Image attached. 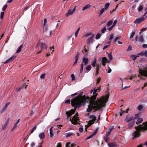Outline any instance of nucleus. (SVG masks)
Instances as JSON below:
<instances>
[{
  "label": "nucleus",
  "mask_w": 147,
  "mask_h": 147,
  "mask_svg": "<svg viewBox=\"0 0 147 147\" xmlns=\"http://www.w3.org/2000/svg\"><path fill=\"white\" fill-rule=\"evenodd\" d=\"M20 119H19L17 120V121L16 123L13 126L12 128L11 129V131H12L15 128H16L17 126V125L18 124V123L20 122Z\"/></svg>",
  "instance_id": "17"
},
{
  "label": "nucleus",
  "mask_w": 147,
  "mask_h": 147,
  "mask_svg": "<svg viewBox=\"0 0 147 147\" xmlns=\"http://www.w3.org/2000/svg\"><path fill=\"white\" fill-rule=\"evenodd\" d=\"M117 22V20H115L113 23V25H112L114 27L116 25V24Z\"/></svg>",
  "instance_id": "61"
},
{
  "label": "nucleus",
  "mask_w": 147,
  "mask_h": 147,
  "mask_svg": "<svg viewBox=\"0 0 147 147\" xmlns=\"http://www.w3.org/2000/svg\"><path fill=\"white\" fill-rule=\"evenodd\" d=\"M4 12H1V13L0 18L1 19H2L4 15Z\"/></svg>",
  "instance_id": "49"
},
{
  "label": "nucleus",
  "mask_w": 147,
  "mask_h": 147,
  "mask_svg": "<svg viewBox=\"0 0 147 147\" xmlns=\"http://www.w3.org/2000/svg\"><path fill=\"white\" fill-rule=\"evenodd\" d=\"M100 69V65L99 64H97L96 67V71H99Z\"/></svg>",
  "instance_id": "59"
},
{
  "label": "nucleus",
  "mask_w": 147,
  "mask_h": 147,
  "mask_svg": "<svg viewBox=\"0 0 147 147\" xmlns=\"http://www.w3.org/2000/svg\"><path fill=\"white\" fill-rule=\"evenodd\" d=\"M94 120V119H92L91 120L89 121L88 122V126H90L95 122Z\"/></svg>",
  "instance_id": "25"
},
{
  "label": "nucleus",
  "mask_w": 147,
  "mask_h": 147,
  "mask_svg": "<svg viewBox=\"0 0 147 147\" xmlns=\"http://www.w3.org/2000/svg\"><path fill=\"white\" fill-rule=\"evenodd\" d=\"M139 55H141L142 56H144L146 57H147V51H142L140 53L138 54Z\"/></svg>",
  "instance_id": "15"
},
{
  "label": "nucleus",
  "mask_w": 147,
  "mask_h": 147,
  "mask_svg": "<svg viewBox=\"0 0 147 147\" xmlns=\"http://www.w3.org/2000/svg\"><path fill=\"white\" fill-rule=\"evenodd\" d=\"M97 89L94 90L93 94V95L89 97V105L86 111L88 112H91L93 110L95 111L100 110L105 107L108 100L109 96H103L99 99L96 100V96L98 95L96 93Z\"/></svg>",
  "instance_id": "1"
},
{
  "label": "nucleus",
  "mask_w": 147,
  "mask_h": 147,
  "mask_svg": "<svg viewBox=\"0 0 147 147\" xmlns=\"http://www.w3.org/2000/svg\"><path fill=\"white\" fill-rule=\"evenodd\" d=\"M65 146L66 147H74V144H70V142H67L65 145Z\"/></svg>",
  "instance_id": "24"
},
{
  "label": "nucleus",
  "mask_w": 147,
  "mask_h": 147,
  "mask_svg": "<svg viewBox=\"0 0 147 147\" xmlns=\"http://www.w3.org/2000/svg\"><path fill=\"white\" fill-rule=\"evenodd\" d=\"M98 128H96L95 131L92 134H91L86 139V140H88L90 138H92L96 134L97 132L98 131Z\"/></svg>",
  "instance_id": "9"
},
{
  "label": "nucleus",
  "mask_w": 147,
  "mask_h": 147,
  "mask_svg": "<svg viewBox=\"0 0 147 147\" xmlns=\"http://www.w3.org/2000/svg\"><path fill=\"white\" fill-rule=\"evenodd\" d=\"M85 68L86 71H89L91 69L92 66L90 65H88Z\"/></svg>",
  "instance_id": "29"
},
{
  "label": "nucleus",
  "mask_w": 147,
  "mask_h": 147,
  "mask_svg": "<svg viewBox=\"0 0 147 147\" xmlns=\"http://www.w3.org/2000/svg\"><path fill=\"white\" fill-rule=\"evenodd\" d=\"M71 104V106H72L74 107V109H72L70 110L69 111H67L66 112V114L67 115V119H68L69 117H70V116H71L74 113L76 108H77L79 109L81 107L80 105H73L72 104Z\"/></svg>",
  "instance_id": "4"
},
{
  "label": "nucleus",
  "mask_w": 147,
  "mask_h": 147,
  "mask_svg": "<svg viewBox=\"0 0 147 147\" xmlns=\"http://www.w3.org/2000/svg\"><path fill=\"white\" fill-rule=\"evenodd\" d=\"M109 5V3H106L105 4V8H104L105 9V10H107V9Z\"/></svg>",
  "instance_id": "32"
},
{
  "label": "nucleus",
  "mask_w": 147,
  "mask_h": 147,
  "mask_svg": "<svg viewBox=\"0 0 147 147\" xmlns=\"http://www.w3.org/2000/svg\"><path fill=\"white\" fill-rule=\"evenodd\" d=\"M108 145L110 147H115L116 146V145L113 143H109L108 144Z\"/></svg>",
  "instance_id": "31"
},
{
  "label": "nucleus",
  "mask_w": 147,
  "mask_h": 147,
  "mask_svg": "<svg viewBox=\"0 0 147 147\" xmlns=\"http://www.w3.org/2000/svg\"><path fill=\"white\" fill-rule=\"evenodd\" d=\"M121 38V36L116 37L114 40V42H117V40L120 39Z\"/></svg>",
  "instance_id": "45"
},
{
  "label": "nucleus",
  "mask_w": 147,
  "mask_h": 147,
  "mask_svg": "<svg viewBox=\"0 0 147 147\" xmlns=\"http://www.w3.org/2000/svg\"><path fill=\"white\" fill-rule=\"evenodd\" d=\"M96 59L95 58L94 61L92 63L91 65L93 67H95L96 66Z\"/></svg>",
  "instance_id": "34"
},
{
  "label": "nucleus",
  "mask_w": 147,
  "mask_h": 147,
  "mask_svg": "<svg viewBox=\"0 0 147 147\" xmlns=\"http://www.w3.org/2000/svg\"><path fill=\"white\" fill-rule=\"evenodd\" d=\"M107 29L105 27H104L101 30V32L102 33H104L106 31Z\"/></svg>",
  "instance_id": "58"
},
{
  "label": "nucleus",
  "mask_w": 147,
  "mask_h": 147,
  "mask_svg": "<svg viewBox=\"0 0 147 147\" xmlns=\"http://www.w3.org/2000/svg\"><path fill=\"white\" fill-rule=\"evenodd\" d=\"M27 86V85H26L24 86V85H23L22 86H21L19 88H17L16 89V91L17 92L20 91L21 90L23 89L24 88V87L25 88H26Z\"/></svg>",
  "instance_id": "19"
},
{
  "label": "nucleus",
  "mask_w": 147,
  "mask_h": 147,
  "mask_svg": "<svg viewBox=\"0 0 147 147\" xmlns=\"http://www.w3.org/2000/svg\"><path fill=\"white\" fill-rule=\"evenodd\" d=\"M9 105V103H7L5 105L3 109L5 110L6 109V108H7V106Z\"/></svg>",
  "instance_id": "60"
},
{
  "label": "nucleus",
  "mask_w": 147,
  "mask_h": 147,
  "mask_svg": "<svg viewBox=\"0 0 147 147\" xmlns=\"http://www.w3.org/2000/svg\"><path fill=\"white\" fill-rule=\"evenodd\" d=\"M121 113H120V115L122 116L123 114L125 113V111H123V110L121 109Z\"/></svg>",
  "instance_id": "51"
},
{
  "label": "nucleus",
  "mask_w": 147,
  "mask_h": 147,
  "mask_svg": "<svg viewBox=\"0 0 147 147\" xmlns=\"http://www.w3.org/2000/svg\"><path fill=\"white\" fill-rule=\"evenodd\" d=\"M84 64L83 63L81 64V69L80 70V73H82L83 71V69Z\"/></svg>",
  "instance_id": "38"
},
{
  "label": "nucleus",
  "mask_w": 147,
  "mask_h": 147,
  "mask_svg": "<svg viewBox=\"0 0 147 147\" xmlns=\"http://www.w3.org/2000/svg\"><path fill=\"white\" fill-rule=\"evenodd\" d=\"M89 62V60L87 58H86L84 57L82 58V63H84V65H86L88 64Z\"/></svg>",
  "instance_id": "13"
},
{
  "label": "nucleus",
  "mask_w": 147,
  "mask_h": 147,
  "mask_svg": "<svg viewBox=\"0 0 147 147\" xmlns=\"http://www.w3.org/2000/svg\"><path fill=\"white\" fill-rule=\"evenodd\" d=\"M71 76L72 80L74 81L75 80L74 75V74H72Z\"/></svg>",
  "instance_id": "54"
},
{
  "label": "nucleus",
  "mask_w": 147,
  "mask_h": 147,
  "mask_svg": "<svg viewBox=\"0 0 147 147\" xmlns=\"http://www.w3.org/2000/svg\"><path fill=\"white\" fill-rule=\"evenodd\" d=\"M144 41V40L143 36L142 35H140L139 37L138 41L141 42H143Z\"/></svg>",
  "instance_id": "18"
},
{
  "label": "nucleus",
  "mask_w": 147,
  "mask_h": 147,
  "mask_svg": "<svg viewBox=\"0 0 147 147\" xmlns=\"http://www.w3.org/2000/svg\"><path fill=\"white\" fill-rule=\"evenodd\" d=\"M30 146L31 147H34L35 146V143L33 142H32L30 144Z\"/></svg>",
  "instance_id": "64"
},
{
  "label": "nucleus",
  "mask_w": 147,
  "mask_h": 147,
  "mask_svg": "<svg viewBox=\"0 0 147 147\" xmlns=\"http://www.w3.org/2000/svg\"><path fill=\"white\" fill-rule=\"evenodd\" d=\"M40 47L41 48V49H47V46L45 43L44 42H42L41 43Z\"/></svg>",
  "instance_id": "14"
},
{
  "label": "nucleus",
  "mask_w": 147,
  "mask_h": 147,
  "mask_svg": "<svg viewBox=\"0 0 147 147\" xmlns=\"http://www.w3.org/2000/svg\"><path fill=\"white\" fill-rule=\"evenodd\" d=\"M135 32H132L131 33V34L130 36V38H133L134 36L135 35Z\"/></svg>",
  "instance_id": "47"
},
{
  "label": "nucleus",
  "mask_w": 147,
  "mask_h": 147,
  "mask_svg": "<svg viewBox=\"0 0 147 147\" xmlns=\"http://www.w3.org/2000/svg\"><path fill=\"white\" fill-rule=\"evenodd\" d=\"M100 61L101 62L110 63V61L105 57H102L100 59Z\"/></svg>",
  "instance_id": "12"
},
{
  "label": "nucleus",
  "mask_w": 147,
  "mask_h": 147,
  "mask_svg": "<svg viewBox=\"0 0 147 147\" xmlns=\"http://www.w3.org/2000/svg\"><path fill=\"white\" fill-rule=\"evenodd\" d=\"M45 75L46 74H42L40 77V78L42 79H44L45 78Z\"/></svg>",
  "instance_id": "53"
},
{
  "label": "nucleus",
  "mask_w": 147,
  "mask_h": 147,
  "mask_svg": "<svg viewBox=\"0 0 147 147\" xmlns=\"http://www.w3.org/2000/svg\"><path fill=\"white\" fill-rule=\"evenodd\" d=\"M134 121H131L128 124V128L129 129L131 128L134 124Z\"/></svg>",
  "instance_id": "27"
},
{
  "label": "nucleus",
  "mask_w": 147,
  "mask_h": 147,
  "mask_svg": "<svg viewBox=\"0 0 147 147\" xmlns=\"http://www.w3.org/2000/svg\"><path fill=\"white\" fill-rule=\"evenodd\" d=\"M108 58L110 60V61H111L113 59V57L111 53H109L108 54Z\"/></svg>",
  "instance_id": "30"
},
{
  "label": "nucleus",
  "mask_w": 147,
  "mask_h": 147,
  "mask_svg": "<svg viewBox=\"0 0 147 147\" xmlns=\"http://www.w3.org/2000/svg\"><path fill=\"white\" fill-rule=\"evenodd\" d=\"M23 47V45H21L18 48V50L16 51L17 53H20L21 51L22 48Z\"/></svg>",
  "instance_id": "28"
},
{
  "label": "nucleus",
  "mask_w": 147,
  "mask_h": 147,
  "mask_svg": "<svg viewBox=\"0 0 147 147\" xmlns=\"http://www.w3.org/2000/svg\"><path fill=\"white\" fill-rule=\"evenodd\" d=\"M139 117V115L138 114H136L135 115L134 118H133V120L135 119H138Z\"/></svg>",
  "instance_id": "55"
},
{
  "label": "nucleus",
  "mask_w": 147,
  "mask_h": 147,
  "mask_svg": "<svg viewBox=\"0 0 147 147\" xmlns=\"http://www.w3.org/2000/svg\"><path fill=\"white\" fill-rule=\"evenodd\" d=\"M45 134L44 132H42L39 134V137L41 139H43L45 137Z\"/></svg>",
  "instance_id": "20"
},
{
  "label": "nucleus",
  "mask_w": 147,
  "mask_h": 147,
  "mask_svg": "<svg viewBox=\"0 0 147 147\" xmlns=\"http://www.w3.org/2000/svg\"><path fill=\"white\" fill-rule=\"evenodd\" d=\"M83 92H80L78 95L71 100V104L80 105L81 107L82 105H84L86 102H89V97H86L85 96L82 97Z\"/></svg>",
  "instance_id": "2"
},
{
  "label": "nucleus",
  "mask_w": 147,
  "mask_h": 147,
  "mask_svg": "<svg viewBox=\"0 0 147 147\" xmlns=\"http://www.w3.org/2000/svg\"><path fill=\"white\" fill-rule=\"evenodd\" d=\"M143 121V119L142 118H139L138 119L136 122V123L138 125L141 123Z\"/></svg>",
  "instance_id": "22"
},
{
  "label": "nucleus",
  "mask_w": 147,
  "mask_h": 147,
  "mask_svg": "<svg viewBox=\"0 0 147 147\" xmlns=\"http://www.w3.org/2000/svg\"><path fill=\"white\" fill-rule=\"evenodd\" d=\"M53 127H51L50 129V137L51 138H53L54 136L53 133V130L52 129Z\"/></svg>",
  "instance_id": "21"
},
{
  "label": "nucleus",
  "mask_w": 147,
  "mask_h": 147,
  "mask_svg": "<svg viewBox=\"0 0 147 147\" xmlns=\"http://www.w3.org/2000/svg\"><path fill=\"white\" fill-rule=\"evenodd\" d=\"M91 5L90 4L86 5L85 6L83 7L82 9V10L84 11L86 9L88 8L91 7Z\"/></svg>",
  "instance_id": "23"
},
{
  "label": "nucleus",
  "mask_w": 147,
  "mask_h": 147,
  "mask_svg": "<svg viewBox=\"0 0 147 147\" xmlns=\"http://www.w3.org/2000/svg\"><path fill=\"white\" fill-rule=\"evenodd\" d=\"M101 78H98L97 81V84H98L99 83L100 81Z\"/></svg>",
  "instance_id": "63"
},
{
  "label": "nucleus",
  "mask_w": 147,
  "mask_h": 147,
  "mask_svg": "<svg viewBox=\"0 0 147 147\" xmlns=\"http://www.w3.org/2000/svg\"><path fill=\"white\" fill-rule=\"evenodd\" d=\"M80 28H78V29L76 31V32L75 33V36L76 37L77 36L78 33L79 32L80 30Z\"/></svg>",
  "instance_id": "46"
},
{
  "label": "nucleus",
  "mask_w": 147,
  "mask_h": 147,
  "mask_svg": "<svg viewBox=\"0 0 147 147\" xmlns=\"http://www.w3.org/2000/svg\"><path fill=\"white\" fill-rule=\"evenodd\" d=\"M70 102L71 100L70 99H67L65 101V103L66 104H70Z\"/></svg>",
  "instance_id": "56"
},
{
  "label": "nucleus",
  "mask_w": 147,
  "mask_h": 147,
  "mask_svg": "<svg viewBox=\"0 0 147 147\" xmlns=\"http://www.w3.org/2000/svg\"><path fill=\"white\" fill-rule=\"evenodd\" d=\"M94 35V34H93L92 36L89 38L87 40V42L88 44H90L92 42V40Z\"/></svg>",
  "instance_id": "16"
},
{
  "label": "nucleus",
  "mask_w": 147,
  "mask_h": 147,
  "mask_svg": "<svg viewBox=\"0 0 147 147\" xmlns=\"http://www.w3.org/2000/svg\"><path fill=\"white\" fill-rule=\"evenodd\" d=\"M145 19L144 17L138 18L136 19L134 22V23L135 24H139L143 21Z\"/></svg>",
  "instance_id": "10"
},
{
  "label": "nucleus",
  "mask_w": 147,
  "mask_h": 147,
  "mask_svg": "<svg viewBox=\"0 0 147 147\" xmlns=\"http://www.w3.org/2000/svg\"><path fill=\"white\" fill-rule=\"evenodd\" d=\"M108 138L107 137H104V140H105V141L106 142H108Z\"/></svg>",
  "instance_id": "62"
},
{
  "label": "nucleus",
  "mask_w": 147,
  "mask_h": 147,
  "mask_svg": "<svg viewBox=\"0 0 147 147\" xmlns=\"http://www.w3.org/2000/svg\"><path fill=\"white\" fill-rule=\"evenodd\" d=\"M143 108V106L140 105H139L138 107V109L139 111L141 110Z\"/></svg>",
  "instance_id": "42"
},
{
  "label": "nucleus",
  "mask_w": 147,
  "mask_h": 147,
  "mask_svg": "<svg viewBox=\"0 0 147 147\" xmlns=\"http://www.w3.org/2000/svg\"><path fill=\"white\" fill-rule=\"evenodd\" d=\"M105 10L104 8H102L100 11V14L99 15V17H100L102 14V13L104 12Z\"/></svg>",
  "instance_id": "35"
},
{
  "label": "nucleus",
  "mask_w": 147,
  "mask_h": 147,
  "mask_svg": "<svg viewBox=\"0 0 147 147\" xmlns=\"http://www.w3.org/2000/svg\"><path fill=\"white\" fill-rule=\"evenodd\" d=\"M36 125H35L32 128V129L31 130L30 132V134H31L36 129Z\"/></svg>",
  "instance_id": "36"
},
{
  "label": "nucleus",
  "mask_w": 147,
  "mask_h": 147,
  "mask_svg": "<svg viewBox=\"0 0 147 147\" xmlns=\"http://www.w3.org/2000/svg\"><path fill=\"white\" fill-rule=\"evenodd\" d=\"M89 117L90 119L93 118L92 119L94 120V121H95V120H96V117L94 115H90Z\"/></svg>",
  "instance_id": "37"
},
{
  "label": "nucleus",
  "mask_w": 147,
  "mask_h": 147,
  "mask_svg": "<svg viewBox=\"0 0 147 147\" xmlns=\"http://www.w3.org/2000/svg\"><path fill=\"white\" fill-rule=\"evenodd\" d=\"M114 36V34H111L110 35L109 38V39L110 40H111L113 37Z\"/></svg>",
  "instance_id": "57"
},
{
  "label": "nucleus",
  "mask_w": 147,
  "mask_h": 147,
  "mask_svg": "<svg viewBox=\"0 0 147 147\" xmlns=\"http://www.w3.org/2000/svg\"><path fill=\"white\" fill-rule=\"evenodd\" d=\"M138 57V56H137V55H131V57L132 58V59L133 60H135L136 59L137 57Z\"/></svg>",
  "instance_id": "41"
},
{
  "label": "nucleus",
  "mask_w": 147,
  "mask_h": 147,
  "mask_svg": "<svg viewBox=\"0 0 147 147\" xmlns=\"http://www.w3.org/2000/svg\"><path fill=\"white\" fill-rule=\"evenodd\" d=\"M65 136L67 137H69L72 135H73V134L71 132H69L68 133H66L65 134Z\"/></svg>",
  "instance_id": "33"
},
{
  "label": "nucleus",
  "mask_w": 147,
  "mask_h": 147,
  "mask_svg": "<svg viewBox=\"0 0 147 147\" xmlns=\"http://www.w3.org/2000/svg\"><path fill=\"white\" fill-rule=\"evenodd\" d=\"M136 75H132L130 77L129 79L130 80H132V79L133 78H136Z\"/></svg>",
  "instance_id": "52"
},
{
  "label": "nucleus",
  "mask_w": 147,
  "mask_h": 147,
  "mask_svg": "<svg viewBox=\"0 0 147 147\" xmlns=\"http://www.w3.org/2000/svg\"><path fill=\"white\" fill-rule=\"evenodd\" d=\"M143 8V6L140 5L138 8V10L139 11H141Z\"/></svg>",
  "instance_id": "43"
},
{
  "label": "nucleus",
  "mask_w": 147,
  "mask_h": 147,
  "mask_svg": "<svg viewBox=\"0 0 147 147\" xmlns=\"http://www.w3.org/2000/svg\"><path fill=\"white\" fill-rule=\"evenodd\" d=\"M113 21L112 20H110L109 21L107 24V26H109L111 25L112 23H113Z\"/></svg>",
  "instance_id": "48"
},
{
  "label": "nucleus",
  "mask_w": 147,
  "mask_h": 147,
  "mask_svg": "<svg viewBox=\"0 0 147 147\" xmlns=\"http://www.w3.org/2000/svg\"><path fill=\"white\" fill-rule=\"evenodd\" d=\"M70 119L72 123L74 125H77L78 124V123H77V122L80 120L79 117H77L75 116L73 117L71 119V118H70Z\"/></svg>",
  "instance_id": "6"
},
{
  "label": "nucleus",
  "mask_w": 147,
  "mask_h": 147,
  "mask_svg": "<svg viewBox=\"0 0 147 147\" xmlns=\"http://www.w3.org/2000/svg\"><path fill=\"white\" fill-rule=\"evenodd\" d=\"M147 30V27L144 28H142L141 30V31L140 32V34L142 32L145 31Z\"/></svg>",
  "instance_id": "50"
},
{
  "label": "nucleus",
  "mask_w": 147,
  "mask_h": 147,
  "mask_svg": "<svg viewBox=\"0 0 147 147\" xmlns=\"http://www.w3.org/2000/svg\"><path fill=\"white\" fill-rule=\"evenodd\" d=\"M101 36V35L100 34V33H98L96 35V39H99L100 37Z\"/></svg>",
  "instance_id": "40"
},
{
  "label": "nucleus",
  "mask_w": 147,
  "mask_h": 147,
  "mask_svg": "<svg viewBox=\"0 0 147 147\" xmlns=\"http://www.w3.org/2000/svg\"><path fill=\"white\" fill-rule=\"evenodd\" d=\"M16 56H14L13 57H11L9 59H8L7 60L4 62V64L7 63L11 62L13 61L16 58Z\"/></svg>",
  "instance_id": "11"
},
{
  "label": "nucleus",
  "mask_w": 147,
  "mask_h": 147,
  "mask_svg": "<svg viewBox=\"0 0 147 147\" xmlns=\"http://www.w3.org/2000/svg\"><path fill=\"white\" fill-rule=\"evenodd\" d=\"M133 120V116L130 115L129 114L127 116L125 119V121L127 123Z\"/></svg>",
  "instance_id": "8"
},
{
  "label": "nucleus",
  "mask_w": 147,
  "mask_h": 147,
  "mask_svg": "<svg viewBox=\"0 0 147 147\" xmlns=\"http://www.w3.org/2000/svg\"><path fill=\"white\" fill-rule=\"evenodd\" d=\"M139 73L140 75H138V77H139L141 80L143 78L141 77V76L146 77L147 78V67L144 68L143 70L142 69H139Z\"/></svg>",
  "instance_id": "5"
},
{
  "label": "nucleus",
  "mask_w": 147,
  "mask_h": 147,
  "mask_svg": "<svg viewBox=\"0 0 147 147\" xmlns=\"http://www.w3.org/2000/svg\"><path fill=\"white\" fill-rule=\"evenodd\" d=\"M7 7V5L6 4H5L3 7L2 10L3 11H5Z\"/></svg>",
  "instance_id": "44"
},
{
  "label": "nucleus",
  "mask_w": 147,
  "mask_h": 147,
  "mask_svg": "<svg viewBox=\"0 0 147 147\" xmlns=\"http://www.w3.org/2000/svg\"><path fill=\"white\" fill-rule=\"evenodd\" d=\"M143 126H142L141 125H140L139 127H135L137 130L133 132L132 135L134 136L133 140L135 138L139 137L140 135V131H144L147 130V121L143 123Z\"/></svg>",
  "instance_id": "3"
},
{
  "label": "nucleus",
  "mask_w": 147,
  "mask_h": 147,
  "mask_svg": "<svg viewBox=\"0 0 147 147\" xmlns=\"http://www.w3.org/2000/svg\"><path fill=\"white\" fill-rule=\"evenodd\" d=\"M76 7V6H75L73 9L68 10V12L66 14V16L67 17L69 15L72 14L75 11Z\"/></svg>",
  "instance_id": "7"
},
{
  "label": "nucleus",
  "mask_w": 147,
  "mask_h": 147,
  "mask_svg": "<svg viewBox=\"0 0 147 147\" xmlns=\"http://www.w3.org/2000/svg\"><path fill=\"white\" fill-rule=\"evenodd\" d=\"M80 55L79 53L78 52H77V54H76L75 57V59L76 60H78L79 58V56Z\"/></svg>",
  "instance_id": "39"
},
{
  "label": "nucleus",
  "mask_w": 147,
  "mask_h": 147,
  "mask_svg": "<svg viewBox=\"0 0 147 147\" xmlns=\"http://www.w3.org/2000/svg\"><path fill=\"white\" fill-rule=\"evenodd\" d=\"M9 118L8 119L6 122L4 124L3 126V129L4 128H5L7 124H8L9 121Z\"/></svg>",
  "instance_id": "26"
}]
</instances>
